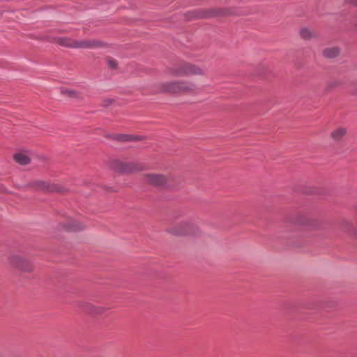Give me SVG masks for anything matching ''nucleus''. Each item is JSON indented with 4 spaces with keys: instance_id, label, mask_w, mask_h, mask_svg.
<instances>
[{
    "instance_id": "nucleus-1",
    "label": "nucleus",
    "mask_w": 357,
    "mask_h": 357,
    "mask_svg": "<svg viewBox=\"0 0 357 357\" xmlns=\"http://www.w3.org/2000/svg\"><path fill=\"white\" fill-rule=\"evenodd\" d=\"M284 234H281L278 237L287 238V245L291 248H298L307 244V240L302 236H290L287 234L289 231L287 228L292 226H309L315 228L317 225L316 220L310 219L308 217L301 213H290L284 218Z\"/></svg>"
},
{
    "instance_id": "nucleus-2",
    "label": "nucleus",
    "mask_w": 357,
    "mask_h": 357,
    "mask_svg": "<svg viewBox=\"0 0 357 357\" xmlns=\"http://www.w3.org/2000/svg\"><path fill=\"white\" fill-rule=\"evenodd\" d=\"M155 93L165 94H195L197 93V87L194 83L185 80H174L160 82L154 86Z\"/></svg>"
},
{
    "instance_id": "nucleus-3",
    "label": "nucleus",
    "mask_w": 357,
    "mask_h": 357,
    "mask_svg": "<svg viewBox=\"0 0 357 357\" xmlns=\"http://www.w3.org/2000/svg\"><path fill=\"white\" fill-rule=\"evenodd\" d=\"M110 169L121 174H130L149 169V167L141 162H124L119 159H112L109 161Z\"/></svg>"
},
{
    "instance_id": "nucleus-4",
    "label": "nucleus",
    "mask_w": 357,
    "mask_h": 357,
    "mask_svg": "<svg viewBox=\"0 0 357 357\" xmlns=\"http://www.w3.org/2000/svg\"><path fill=\"white\" fill-rule=\"evenodd\" d=\"M22 188L24 190H33L43 193H64L68 191V189L61 185L44 180H36L29 182Z\"/></svg>"
},
{
    "instance_id": "nucleus-5",
    "label": "nucleus",
    "mask_w": 357,
    "mask_h": 357,
    "mask_svg": "<svg viewBox=\"0 0 357 357\" xmlns=\"http://www.w3.org/2000/svg\"><path fill=\"white\" fill-rule=\"evenodd\" d=\"M56 42L61 46L70 48L93 49L107 46V43L99 40H76L68 37L58 38Z\"/></svg>"
},
{
    "instance_id": "nucleus-6",
    "label": "nucleus",
    "mask_w": 357,
    "mask_h": 357,
    "mask_svg": "<svg viewBox=\"0 0 357 357\" xmlns=\"http://www.w3.org/2000/svg\"><path fill=\"white\" fill-rule=\"evenodd\" d=\"M167 72L173 77H189L204 74V70L199 66L185 61H183L176 66L168 68Z\"/></svg>"
},
{
    "instance_id": "nucleus-7",
    "label": "nucleus",
    "mask_w": 357,
    "mask_h": 357,
    "mask_svg": "<svg viewBox=\"0 0 357 357\" xmlns=\"http://www.w3.org/2000/svg\"><path fill=\"white\" fill-rule=\"evenodd\" d=\"M229 13L227 9L222 8H211L208 9L198 8L190 10L184 14L188 21L198 19H206L217 16L225 15Z\"/></svg>"
},
{
    "instance_id": "nucleus-8",
    "label": "nucleus",
    "mask_w": 357,
    "mask_h": 357,
    "mask_svg": "<svg viewBox=\"0 0 357 357\" xmlns=\"http://www.w3.org/2000/svg\"><path fill=\"white\" fill-rule=\"evenodd\" d=\"M167 231L178 236H197L200 233L199 227L192 222H181L174 227L168 228Z\"/></svg>"
},
{
    "instance_id": "nucleus-9",
    "label": "nucleus",
    "mask_w": 357,
    "mask_h": 357,
    "mask_svg": "<svg viewBox=\"0 0 357 357\" xmlns=\"http://www.w3.org/2000/svg\"><path fill=\"white\" fill-rule=\"evenodd\" d=\"M144 182L152 186L167 189L169 188V178L160 174H146L143 175Z\"/></svg>"
},
{
    "instance_id": "nucleus-10",
    "label": "nucleus",
    "mask_w": 357,
    "mask_h": 357,
    "mask_svg": "<svg viewBox=\"0 0 357 357\" xmlns=\"http://www.w3.org/2000/svg\"><path fill=\"white\" fill-rule=\"evenodd\" d=\"M10 262L11 265L24 272H31L33 271V264L28 260L17 256L14 255L10 257Z\"/></svg>"
},
{
    "instance_id": "nucleus-11",
    "label": "nucleus",
    "mask_w": 357,
    "mask_h": 357,
    "mask_svg": "<svg viewBox=\"0 0 357 357\" xmlns=\"http://www.w3.org/2000/svg\"><path fill=\"white\" fill-rule=\"evenodd\" d=\"M105 137L108 139L119 142H139L146 139L144 135H135L130 134H108Z\"/></svg>"
},
{
    "instance_id": "nucleus-12",
    "label": "nucleus",
    "mask_w": 357,
    "mask_h": 357,
    "mask_svg": "<svg viewBox=\"0 0 357 357\" xmlns=\"http://www.w3.org/2000/svg\"><path fill=\"white\" fill-rule=\"evenodd\" d=\"M77 305L82 310L91 314H102L106 310L103 307H97L84 301H79L77 303Z\"/></svg>"
},
{
    "instance_id": "nucleus-13",
    "label": "nucleus",
    "mask_w": 357,
    "mask_h": 357,
    "mask_svg": "<svg viewBox=\"0 0 357 357\" xmlns=\"http://www.w3.org/2000/svg\"><path fill=\"white\" fill-rule=\"evenodd\" d=\"M59 226L68 232L79 231L84 229V225L77 221H71L68 223L61 224Z\"/></svg>"
},
{
    "instance_id": "nucleus-14",
    "label": "nucleus",
    "mask_w": 357,
    "mask_h": 357,
    "mask_svg": "<svg viewBox=\"0 0 357 357\" xmlns=\"http://www.w3.org/2000/svg\"><path fill=\"white\" fill-rule=\"evenodd\" d=\"M340 53V50L337 47L326 48L323 50V56L327 59H334Z\"/></svg>"
},
{
    "instance_id": "nucleus-15",
    "label": "nucleus",
    "mask_w": 357,
    "mask_h": 357,
    "mask_svg": "<svg viewBox=\"0 0 357 357\" xmlns=\"http://www.w3.org/2000/svg\"><path fill=\"white\" fill-rule=\"evenodd\" d=\"M14 160L20 165H26L31 162V159L23 153H17L13 155Z\"/></svg>"
},
{
    "instance_id": "nucleus-16",
    "label": "nucleus",
    "mask_w": 357,
    "mask_h": 357,
    "mask_svg": "<svg viewBox=\"0 0 357 357\" xmlns=\"http://www.w3.org/2000/svg\"><path fill=\"white\" fill-rule=\"evenodd\" d=\"M347 132V130L346 128H339L331 132V137L335 141H340L345 136Z\"/></svg>"
},
{
    "instance_id": "nucleus-17",
    "label": "nucleus",
    "mask_w": 357,
    "mask_h": 357,
    "mask_svg": "<svg viewBox=\"0 0 357 357\" xmlns=\"http://www.w3.org/2000/svg\"><path fill=\"white\" fill-rule=\"evenodd\" d=\"M300 36L304 40H309L315 35L308 28H302L300 31Z\"/></svg>"
},
{
    "instance_id": "nucleus-18",
    "label": "nucleus",
    "mask_w": 357,
    "mask_h": 357,
    "mask_svg": "<svg viewBox=\"0 0 357 357\" xmlns=\"http://www.w3.org/2000/svg\"><path fill=\"white\" fill-rule=\"evenodd\" d=\"M61 93L70 98H77L79 97L78 92L75 90L62 89Z\"/></svg>"
},
{
    "instance_id": "nucleus-19",
    "label": "nucleus",
    "mask_w": 357,
    "mask_h": 357,
    "mask_svg": "<svg viewBox=\"0 0 357 357\" xmlns=\"http://www.w3.org/2000/svg\"><path fill=\"white\" fill-rule=\"evenodd\" d=\"M107 61V65L111 69H116L118 68V63L115 59L109 58Z\"/></svg>"
},
{
    "instance_id": "nucleus-20",
    "label": "nucleus",
    "mask_w": 357,
    "mask_h": 357,
    "mask_svg": "<svg viewBox=\"0 0 357 357\" xmlns=\"http://www.w3.org/2000/svg\"><path fill=\"white\" fill-rule=\"evenodd\" d=\"M341 85V82L339 81H333L328 84L327 90L329 91L334 87H337Z\"/></svg>"
},
{
    "instance_id": "nucleus-21",
    "label": "nucleus",
    "mask_w": 357,
    "mask_h": 357,
    "mask_svg": "<svg viewBox=\"0 0 357 357\" xmlns=\"http://www.w3.org/2000/svg\"><path fill=\"white\" fill-rule=\"evenodd\" d=\"M114 102V99L106 98L103 100L102 107H107Z\"/></svg>"
},
{
    "instance_id": "nucleus-22",
    "label": "nucleus",
    "mask_w": 357,
    "mask_h": 357,
    "mask_svg": "<svg viewBox=\"0 0 357 357\" xmlns=\"http://www.w3.org/2000/svg\"><path fill=\"white\" fill-rule=\"evenodd\" d=\"M349 233L351 234V235L357 238V229L356 228H351L349 229Z\"/></svg>"
},
{
    "instance_id": "nucleus-23",
    "label": "nucleus",
    "mask_w": 357,
    "mask_h": 357,
    "mask_svg": "<svg viewBox=\"0 0 357 357\" xmlns=\"http://www.w3.org/2000/svg\"><path fill=\"white\" fill-rule=\"evenodd\" d=\"M104 189L106 190V191H109V192H116V190H114L113 188L112 187H104Z\"/></svg>"
},
{
    "instance_id": "nucleus-24",
    "label": "nucleus",
    "mask_w": 357,
    "mask_h": 357,
    "mask_svg": "<svg viewBox=\"0 0 357 357\" xmlns=\"http://www.w3.org/2000/svg\"><path fill=\"white\" fill-rule=\"evenodd\" d=\"M347 3L357 6V0H346Z\"/></svg>"
},
{
    "instance_id": "nucleus-25",
    "label": "nucleus",
    "mask_w": 357,
    "mask_h": 357,
    "mask_svg": "<svg viewBox=\"0 0 357 357\" xmlns=\"http://www.w3.org/2000/svg\"><path fill=\"white\" fill-rule=\"evenodd\" d=\"M352 95L357 96V88L352 92Z\"/></svg>"
},
{
    "instance_id": "nucleus-26",
    "label": "nucleus",
    "mask_w": 357,
    "mask_h": 357,
    "mask_svg": "<svg viewBox=\"0 0 357 357\" xmlns=\"http://www.w3.org/2000/svg\"><path fill=\"white\" fill-rule=\"evenodd\" d=\"M308 192L309 193H315L316 192L314 190H310Z\"/></svg>"
}]
</instances>
